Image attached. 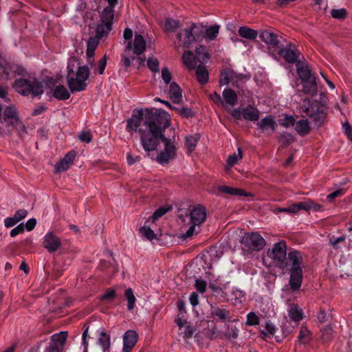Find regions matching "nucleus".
Masks as SVG:
<instances>
[{
    "label": "nucleus",
    "instance_id": "412c9836",
    "mask_svg": "<svg viewBox=\"0 0 352 352\" xmlns=\"http://www.w3.org/2000/svg\"><path fill=\"white\" fill-rule=\"evenodd\" d=\"M259 111L250 104L242 109V117L245 120L257 121L259 119Z\"/></svg>",
    "mask_w": 352,
    "mask_h": 352
},
{
    "label": "nucleus",
    "instance_id": "1a4fd4ad",
    "mask_svg": "<svg viewBox=\"0 0 352 352\" xmlns=\"http://www.w3.org/2000/svg\"><path fill=\"white\" fill-rule=\"evenodd\" d=\"M233 239L239 242H265L258 232H246L243 230H237L233 232Z\"/></svg>",
    "mask_w": 352,
    "mask_h": 352
},
{
    "label": "nucleus",
    "instance_id": "680f3d73",
    "mask_svg": "<svg viewBox=\"0 0 352 352\" xmlns=\"http://www.w3.org/2000/svg\"><path fill=\"white\" fill-rule=\"evenodd\" d=\"M162 78L166 85L170 83L172 74L167 67H163L162 69Z\"/></svg>",
    "mask_w": 352,
    "mask_h": 352
},
{
    "label": "nucleus",
    "instance_id": "72a5a7b5",
    "mask_svg": "<svg viewBox=\"0 0 352 352\" xmlns=\"http://www.w3.org/2000/svg\"><path fill=\"white\" fill-rule=\"evenodd\" d=\"M182 60L189 69H194L195 68L196 61L191 51H186L182 55Z\"/></svg>",
    "mask_w": 352,
    "mask_h": 352
},
{
    "label": "nucleus",
    "instance_id": "f257e3e1",
    "mask_svg": "<svg viewBox=\"0 0 352 352\" xmlns=\"http://www.w3.org/2000/svg\"><path fill=\"white\" fill-rule=\"evenodd\" d=\"M169 124V114L166 111L146 109L133 112L126 121V129L138 133L142 148L147 153L156 150L162 142L164 149L157 156V161L164 165L176 157L175 137L167 138L163 133Z\"/></svg>",
    "mask_w": 352,
    "mask_h": 352
},
{
    "label": "nucleus",
    "instance_id": "69168bd1",
    "mask_svg": "<svg viewBox=\"0 0 352 352\" xmlns=\"http://www.w3.org/2000/svg\"><path fill=\"white\" fill-rule=\"evenodd\" d=\"M134 59L135 56H133L129 57L123 54L121 58L120 64L125 68H128L131 66Z\"/></svg>",
    "mask_w": 352,
    "mask_h": 352
},
{
    "label": "nucleus",
    "instance_id": "f03ea898",
    "mask_svg": "<svg viewBox=\"0 0 352 352\" xmlns=\"http://www.w3.org/2000/svg\"><path fill=\"white\" fill-rule=\"evenodd\" d=\"M74 65L68 63L67 69V82L71 92L82 91L86 89L87 84L86 81L90 76V70L88 66H78L76 72L74 69Z\"/></svg>",
    "mask_w": 352,
    "mask_h": 352
},
{
    "label": "nucleus",
    "instance_id": "774afa93",
    "mask_svg": "<svg viewBox=\"0 0 352 352\" xmlns=\"http://www.w3.org/2000/svg\"><path fill=\"white\" fill-rule=\"evenodd\" d=\"M342 127L344 133L346 134L347 138L352 142V127L347 122L343 124Z\"/></svg>",
    "mask_w": 352,
    "mask_h": 352
},
{
    "label": "nucleus",
    "instance_id": "a211bd4d",
    "mask_svg": "<svg viewBox=\"0 0 352 352\" xmlns=\"http://www.w3.org/2000/svg\"><path fill=\"white\" fill-rule=\"evenodd\" d=\"M296 72L300 81L316 76V74L311 71L306 63L300 61L296 63Z\"/></svg>",
    "mask_w": 352,
    "mask_h": 352
},
{
    "label": "nucleus",
    "instance_id": "a18cd8bd",
    "mask_svg": "<svg viewBox=\"0 0 352 352\" xmlns=\"http://www.w3.org/2000/svg\"><path fill=\"white\" fill-rule=\"evenodd\" d=\"M140 234L146 240L152 241L155 237V234L149 227L142 226L139 229Z\"/></svg>",
    "mask_w": 352,
    "mask_h": 352
},
{
    "label": "nucleus",
    "instance_id": "0e129e2a",
    "mask_svg": "<svg viewBox=\"0 0 352 352\" xmlns=\"http://www.w3.org/2000/svg\"><path fill=\"white\" fill-rule=\"evenodd\" d=\"M195 288H196L197 291L202 294L206 291L207 284L204 280H203L201 278H197L195 280Z\"/></svg>",
    "mask_w": 352,
    "mask_h": 352
},
{
    "label": "nucleus",
    "instance_id": "3c124183",
    "mask_svg": "<svg viewBox=\"0 0 352 352\" xmlns=\"http://www.w3.org/2000/svg\"><path fill=\"white\" fill-rule=\"evenodd\" d=\"M331 15L333 18L342 20L346 17L347 12L344 8L333 9L331 11Z\"/></svg>",
    "mask_w": 352,
    "mask_h": 352
},
{
    "label": "nucleus",
    "instance_id": "603ef678",
    "mask_svg": "<svg viewBox=\"0 0 352 352\" xmlns=\"http://www.w3.org/2000/svg\"><path fill=\"white\" fill-rule=\"evenodd\" d=\"M78 138L82 142L90 143L93 140V135L90 131H82Z\"/></svg>",
    "mask_w": 352,
    "mask_h": 352
},
{
    "label": "nucleus",
    "instance_id": "b1692460",
    "mask_svg": "<svg viewBox=\"0 0 352 352\" xmlns=\"http://www.w3.org/2000/svg\"><path fill=\"white\" fill-rule=\"evenodd\" d=\"M67 338V333L66 331H60L58 333H55L52 336L50 344L63 349Z\"/></svg>",
    "mask_w": 352,
    "mask_h": 352
},
{
    "label": "nucleus",
    "instance_id": "e2e57ef3",
    "mask_svg": "<svg viewBox=\"0 0 352 352\" xmlns=\"http://www.w3.org/2000/svg\"><path fill=\"white\" fill-rule=\"evenodd\" d=\"M195 331V329L192 326L187 325L183 328V331H180L181 333H183L184 338L188 339L192 336Z\"/></svg>",
    "mask_w": 352,
    "mask_h": 352
},
{
    "label": "nucleus",
    "instance_id": "09e8293b",
    "mask_svg": "<svg viewBox=\"0 0 352 352\" xmlns=\"http://www.w3.org/2000/svg\"><path fill=\"white\" fill-rule=\"evenodd\" d=\"M196 225L190 223V226L188 228V229L184 233L181 234V239L182 240H186L191 238L193 235L197 234L199 230H196Z\"/></svg>",
    "mask_w": 352,
    "mask_h": 352
},
{
    "label": "nucleus",
    "instance_id": "58836bf2",
    "mask_svg": "<svg viewBox=\"0 0 352 352\" xmlns=\"http://www.w3.org/2000/svg\"><path fill=\"white\" fill-rule=\"evenodd\" d=\"M238 153H234L231 155H230L227 160V165L229 167L233 166L234 164H236L239 160L242 159L243 157V151L241 148L238 147L237 148Z\"/></svg>",
    "mask_w": 352,
    "mask_h": 352
},
{
    "label": "nucleus",
    "instance_id": "de8ad7c7",
    "mask_svg": "<svg viewBox=\"0 0 352 352\" xmlns=\"http://www.w3.org/2000/svg\"><path fill=\"white\" fill-rule=\"evenodd\" d=\"M232 82V69H224L221 72V77L219 80V84L223 85H228Z\"/></svg>",
    "mask_w": 352,
    "mask_h": 352
},
{
    "label": "nucleus",
    "instance_id": "49530a36",
    "mask_svg": "<svg viewBox=\"0 0 352 352\" xmlns=\"http://www.w3.org/2000/svg\"><path fill=\"white\" fill-rule=\"evenodd\" d=\"M147 66L148 69L153 73L160 72V62L157 58L155 57H149L147 59Z\"/></svg>",
    "mask_w": 352,
    "mask_h": 352
},
{
    "label": "nucleus",
    "instance_id": "4c0bfd02",
    "mask_svg": "<svg viewBox=\"0 0 352 352\" xmlns=\"http://www.w3.org/2000/svg\"><path fill=\"white\" fill-rule=\"evenodd\" d=\"M298 340L302 344L308 343L311 340V333L305 326H302L298 335Z\"/></svg>",
    "mask_w": 352,
    "mask_h": 352
},
{
    "label": "nucleus",
    "instance_id": "5701e85b",
    "mask_svg": "<svg viewBox=\"0 0 352 352\" xmlns=\"http://www.w3.org/2000/svg\"><path fill=\"white\" fill-rule=\"evenodd\" d=\"M223 104L234 107L238 102V97L236 92L232 89H225L222 93Z\"/></svg>",
    "mask_w": 352,
    "mask_h": 352
},
{
    "label": "nucleus",
    "instance_id": "473e14b6",
    "mask_svg": "<svg viewBox=\"0 0 352 352\" xmlns=\"http://www.w3.org/2000/svg\"><path fill=\"white\" fill-rule=\"evenodd\" d=\"M211 314L214 318L221 320H225L230 318V312L228 310L217 307H212Z\"/></svg>",
    "mask_w": 352,
    "mask_h": 352
},
{
    "label": "nucleus",
    "instance_id": "4468645a",
    "mask_svg": "<svg viewBox=\"0 0 352 352\" xmlns=\"http://www.w3.org/2000/svg\"><path fill=\"white\" fill-rule=\"evenodd\" d=\"M138 335L132 330L126 331L123 336V351L129 352L135 345Z\"/></svg>",
    "mask_w": 352,
    "mask_h": 352
},
{
    "label": "nucleus",
    "instance_id": "0eeeda50",
    "mask_svg": "<svg viewBox=\"0 0 352 352\" xmlns=\"http://www.w3.org/2000/svg\"><path fill=\"white\" fill-rule=\"evenodd\" d=\"M300 55V52L296 46L292 43H288L285 46L282 44L278 52H276V56L273 57L276 58L278 56H280L287 63L296 64L300 62L298 60Z\"/></svg>",
    "mask_w": 352,
    "mask_h": 352
},
{
    "label": "nucleus",
    "instance_id": "9b49d317",
    "mask_svg": "<svg viewBox=\"0 0 352 352\" xmlns=\"http://www.w3.org/2000/svg\"><path fill=\"white\" fill-rule=\"evenodd\" d=\"M206 214L204 206L199 204L195 206L190 212V223L199 226L206 221Z\"/></svg>",
    "mask_w": 352,
    "mask_h": 352
},
{
    "label": "nucleus",
    "instance_id": "9d476101",
    "mask_svg": "<svg viewBox=\"0 0 352 352\" xmlns=\"http://www.w3.org/2000/svg\"><path fill=\"white\" fill-rule=\"evenodd\" d=\"M287 255L285 267H287L289 270L302 269V255L299 251L292 250Z\"/></svg>",
    "mask_w": 352,
    "mask_h": 352
},
{
    "label": "nucleus",
    "instance_id": "7c9ffc66",
    "mask_svg": "<svg viewBox=\"0 0 352 352\" xmlns=\"http://www.w3.org/2000/svg\"><path fill=\"white\" fill-rule=\"evenodd\" d=\"M225 243H214L209 249V254L212 258H219L224 253L226 249Z\"/></svg>",
    "mask_w": 352,
    "mask_h": 352
},
{
    "label": "nucleus",
    "instance_id": "e433bc0d",
    "mask_svg": "<svg viewBox=\"0 0 352 352\" xmlns=\"http://www.w3.org/2000/svg\"><path fill=\"white\" fill-rule=\"evenodd\" d=\"M111 29L112 27L110 26L109 28H108L107 25L102 23V24L98 25L96 30V37L98 38L100 40L102 37L107 36Z\"/></svg>",
    "mask_w": 352,
    "mask_h": 352
},
{
    "label": "nucleus",
    "instance_id": "20e7f679",
    "mask_svg": "<svg viewBox=\"0 0 352 352\" xmlns=\"http://www.w3.org/2000/svg\"><path fill=\"white\" fill-rule=\"evenodd\" d=\"M133 34V30L129 28H126L124 30V38L128 41L125 46V52L132 50L134 54L142 55L146 50V41L141 34L137 33L135 34L133 40L131 41Z\"/></svg>",
    "mask_w": 352,
    "mask_h": 352
},
{
    "label": "nucleus",
    "instance_id": "4d7b16f0",
    "mask_svg": "<svg viewBox=\"0 0 352 352\" xmlns=\"http://www.w3.org/2000/svg\"><path fill=\"white\" fill-rule=\"evenodd\" d=\"M195 52L199 59L206 60L210 58L209 54L206 52V47L203 45L197 47Z\"/></svg>",
    "mask_w": 352,
    "mask_h": 352
},
{
    "label": "nucleus",
    "instance_id": "5fc2aeb1",
    "mask_svg": "<svg viewBox=\"0 0 352 352\" xmlns=\"http://www.w3.org/2000/svg\"><path fill=\"white\" fill-rule=\"evenodd\" d=\"M279 141L284 146H287L294 141V138L289 133H282L279 137Z\"/></svg>",
    "mask_w": 352,
    "mask_h": 352
},
{
    "label": "nucleus",
    "instance_id": "c85d7f7f",
    "mask_svg": "<svg viewBox=\"0 0 352 352\" xmlns=\"http://www.w3.org/2000/svg\"><path fill=\"white\" fill-rule=\"evenodd\" d=\"M53 96L58 100H65L69 98L71 94L64 85H60L54 88Z\"/></svg>",
    "mask_w": 352,
    "mask_h": 352
},
{
    "label": "nucleus",
    "instance_id": "aec40b11",
    "mask_svg": "<svg viewBox=\"0 0 352 352\" xmlns=\"http://www.w3.org/2000/svg\"><path fill=\"white\" fill-rule=\"evenodd\" d=\"M287 314L289 318L296 322H299L303 318V311L296 304L290 303L288 305Z\"/></svg>",
    "mask_w": 352,
    "mask_h": 352
},
{
    "label": "nucleus",
    "instance_id": "f3484780",
    "mask_svg": "<svg viewBox=\"0 0 352 352\" xmlns=\"http://www.w3.org/2000/svg\"><path fill=\"white\" fill-rule=\"evenodd\" d=\"M218 191L221 194H227L234 196H243V197H252V194L245 192L243 189L230 187L228 186H219L217 187Z\"/></svg>",
    "mask_w": 352,
    "mask_h": 352
},
{
    "label": "nucleus",
    "instance_id": "052dcab7",
    "mask_svg": "<svg viewBox=\"0 0 352 352\" xmlns=\"http://www.w3.org/2000/svg\"><path fill=\"white\" fill-rule=\"evenodd\" d=\"M259 323L258 317L254 312H250L247 315L246 324L252 326Z\"/></svg>",
    "mask_w": 352,
    "mask_h": 352
},
{
    "label": "nucleus",
    "instance_id": "393cba45",
    "mask_svg": "<svg viewBox=\"0 0 352 352\" xmlns=\"http://www.w3.org/2000/svg\"><path fill=\"white\" fill-rule=\"evenodd\" d=\"M298 206L299 211L303 210L307 212H309L310 210L318 212L320 211L322 209L321 205L315 203L313 200L309 199H306L303 201L298 202Z\"/></svg>",
    "mask_w": 352,
    "mask_h": 352
},
{
    "label": "nucleus",
    "instance_id": "39448f33",
    "mask_svg": "<svg viewBox=\"0 0 352 352\" xmlns=\"http://www.w3.org/2000/svg\"><path fill=\"white\" fill-rule=\"evenodd\" d=\"M259 38L265 43L269 53L276 56V52H278L282 45V36L271 29H265L259 31Z\"/></svg>",
    "mask_w": 352,
    "mask_h": 352
},
{
    "label": "nucleus",
    "instance_id": "bf43d9fd",
    "mask_svg": "<svg viewBox=\"0 0 352 352\" xmlns=\"http://www.w3.org/2000/svg\"><path fill=\"white\" fill-rule=\"evenodd\" d=\"M107 55H104L102 58L98 61L96 69L100 75L104 74L105 67L107 66Z\"/></svg>",
    "mask_w": 352,
    "mask_h": 352
},
{
    "label": "nucleus",
    "instance_id": "13d9d810",
    "mask_svg": "<svg viewBox=\"0 0 352 352\" xmlns=\"http://www.w3.org/2000/svg\"><path fill=\"white\" fill-rule=\"evenodd\" d=\"M179 114L184 118H190L195 116V113L190 108H188L186 107H182L180 109H179Z\"/></svg>",
    "mask_w": 352,
    "mask_h": 352
},
{
    "label": "nucleus",
    "instance_id": "6e6d98bb",
    "mask_svg": "<svg viewBox=\"0 0 352 352\" xmlns=\"http://www.w3.org/2000/svg\"><path fill=\"white\" fill-rule=\"evenodd\" d=\"M14 127L18 131L19 135L23 138L25 135L28 134L26 126L23 124L22 122L19 119L17 122H14V125H10Z\"/></svg>",
    "mask_w": 352,
    "mask_h": 352
},
{
    "label": "nucleus",
    "instance_id": "6e6552de",
    "mask_svg": "<svg viewBox=\"0 0 352 352\" xmlns=\"http://www.w3.org/2000/svg\"><path fill=\"white\" fill-rule=\"evenodd\" d=\"M196 29L197 27L192 25L189 28L181 30L177 34V38L184 47L189 48L196 41L197 37H199Z\"/></svg>",
    "mask_w": 352,
    "mask_h": 352
},
{
    "label": "nucleus",
    "instance_id": "864d4df0",
    "mask_svg": "<svg viewBox=\"0 0 352 352\" xmlns=\"http://www.w3.org/2000/svg\"><path fill=\"white\" fill-rule=\"evenodd\" d=\"M296 120L292 116L286 115L284 118L279 120L280 125L284 127H289L295 124Z\"/></svg>",
    "mask_w": 352,
    "mask_h": 352
},
{
    "label": "nucleus",
    "instance_id": "cd10ccee",
    "mask_svg": "<svg viewBox=\"0 0 352 352\" xmlns=\"http://www.w3.org/2000/svg\"><path fill=\"white\" fill-rule=\"evenodd\" d=\"M197 81L201 85H206L209 80V74L206 67L202 65H199L195 71Z\"/></svg>",
    "mask_w": 352,
    "mask_h": 352
},
{
    "label": "nucleus",
    "instance_id": "2eb2a0df",
    "mask_svg": "<svg viewBox=\"0 0 352 352\" xmlns=\"http://www.w3.org/2000/svg\"><path fill=\"white\" fill-rule=\"evenodd\" d=\"M317 76L301 81L302 91L307 95L314 96L318 93Z\"/></svg>",
    "mask_w": 352,
    "mask_h": 352
},
{
    "label": "nucleus",
    "instance_id": "7ed1b4c3",
    "mask_svg": "<svg viewBox=\"0 0 352 352\" xmlns=\"http://www.w3.org/2000/svg\"><path fill=\"white\" fill-rule=\"evenodd\" d=\"M13 88L23 96H31L33 98L41 96L43 94V84L35 77L20 78L15 80Z\"/></svg>",
    "mask_w": 352,
    "mask_h": 352
},
{
    "label": "nucleus",
    "instance_id": "a878e982",
    "mask_svg": "<svg viewBox=\"0 0 352 352\" xmlns=\"http://www.w3.org/2000/svg\"><path fill=\"white\" fill-rule=\"evenodd\" d=\"M114 18V10L111 7H106L102 12L100 20L102 23L107 24L108 28L112 27Z\"/></svg>",
    "mask_w": 352,
    "mask_h": 352
},
{
    "label": "nucleus",
    "instance_id": "ea45409f",
    "mask_svg": "<svg viewBox=\"0 0 352 352\" xmlns=\"http://www.w3.org/2000/svg\"><path fill=\"white\" fill-rule=\"evenodd\" d=\"M199 138L200 135L198 133L193 135H189L186 138V144L190 151H192L194 150Z\"/></svg>",
    "mask_w": 352,
    "mask_h": 352
},
{
    "label": "nucleus",
    "instance_id": "4be33fe9",
    "mask_svg": "<svg viewBox=\"0 0 352 352\" xmlns=\"http://www.w3.org/2000/svg\"><path fill=\"white\" fill-rule=\"evenodd\" d=\"M169 95L173 103L179 104L182 100V91L180 87L175 82L170 83L169 87Z\"/></svg>",
    "mask_w": 352,
    "mask_h": 352
},
{
    "label": "nucleus",
    "instance_id": "f8f14e48",
    "mask_svg": "<svg viewBox=\"0 0 352 352\" xmlns=\"http://www.w3.org/2000/svg\"><path fill=\"white\" fill-rule=\"evenodd\" d=\"M307 104L308 106L304 104L302 107V110L307 116L317 120L324 114L323 107L318 102L315 101L311 104L310 101L307 100Z\"/></svg>",
    "mask_w": 352,
    "mask_h": 352
},
{
    "label": "nucleus",
    "instance_id": "2f4dec72",
    "mask_svg": "<svg viewBox=\"0 0 352 352\" xmlns=\"http://www.w3.org/2000/svg\"><path fill=\"white\" fill-rule=\"evenodd\" d=\"M257 126L263 130L271 129L272 131H274L276 128V122L273 117L272 116H265L259 122H258Z\"/></svg>",
    "mask_w": 352,
    "mask_h": 352
},
{
    "label": "nucleus",
    "instance_id": "423d86ee",
    "mask_svg": "<svg viewBox=\"0 0 352 352\" xmlns=\"http://www.w3.org/2000/svg\"><path fill=\"white\" fill-rule=\"evenodd\" d=\"M267 254L276 266L283 270L285 269V261L287 256L286 243H274L268 249Z\"/></svg>",
    "mask_w": 352,
    "mask_h": 352
},
{
    "label": "nucleus",
    "instance_id": "79ce46f5",
    "mask_svg": "<svg viewBox=\"0 0 352 352\" xmlns=\"http://www.w3.org/2000/svg\"><path fill=\"white\" fill-rule=\"evenodd\" d=\"M250 76H247L243 74H237L236 72L232 70V85L239 87L238 82H244L250 78Z\"/></svg>",
    "mask_w": 352,
    "mask_h": 352
},
{
    "label": "nucleus",
    "instance_id": "bb28decb",
    "mask_svg": "<svg viewBox=\"0 0 352 352\" xmlns=\"http://www.w3.org/2000/svg\"><path fill=\"white\" fill-rule=\"evenodd\" d=\"M98 342L102 347L103 352H109L110 348V336L103 329L98 331Z\"/></svg>",
    "mask_w": 352,
    "mask_h": 352
},
{
    "label": "nucleus",
    "instance_id": "c756f323",
    "mask_svg": "<svg viewBox=\"0 0 352 352\" xmlns=\"http://www.w3.org/2000/svg\"><path fill=\"white\" fill-rule=\"evenodd\" d=\"M238 32L241 37L250 40H254L255 38H256L258 35L259 36V32H258L256 30H254L246 26L240 27L238 30Z\"/></svg>",
    "mask_w": 352,
    "mask_h": 352
},
{
    "label": "nucleus",
    "instance_id": "c9c22d12",
    "mask_svg": "<svg viewBox=\"0 0 352 352\" xmlns=\"http://www.w3.org/2000/svg\"><path fill=\"white\" fill-rule=\"evenodd\" d=\"M179 28V21L173 19H166L164 22V30L167 32H174Z\"/></svg>",
    "mask_w": 352,
    "mask_h": 352
},
{
    "label": "nucleus",
    "instance_id": "a19ab883",
    "mask_svg": "<svg viewBox=\"0 0 352 352\" xmlns=\"http://www.w3.org/2000/svg\"><path fill=\"white\" fill-rule=\"evenodd\" d=\"M124 296L127 300V309L129 310H131L134 308L135 307V297L133 294V292L132 290V289L131 288H128L125 290V292H124Z\"/></svg>",
    "mask_w": 352,
    "mask_h": 352
},
{
    "label": "nucleus",
    "instance_id": "f704fd0d",
    "mask_svg": "<svg viewBox=\"0 0 352 352\" xmlns=\"http://www.w3.org/2000/svg\"><path fill=\"white\" fill-rule=\"evenodd\" d=\"M295 130L300 135H305L309 133L310 126L307 120H300L296 122Z\"/></svg>",
    "mask_w": 352,
    "mask_h": 352
},
{
    "label": "nucleus",
    "instance_id": "6ab92c4d",
    "mask_svg": "<svg viewBox=\"0 0 352 352\" xmlns=\"http://www.w3.org/2000/svg\"><path fill=\"white\" fill-rule=\"evenodd\" d=\"M290 278H289V285L291 289L294 291L298 290L302 282V269L289 270Z\"/></svg>",
    "mask_w": 352,
    "mask_h": 352
},
{
    "label": "nucleus",
    "instance_id": "c03bdc74",
    "mask_svg": "<svg viewBox=\"0 0 352 352\" xmlns=\"http://www.w3.org/2000/svg\"><path fill=\"white\" fill-rule=\"evenodd\" d=\"M10 72L14 73L17 75L23 76L26 74L25 69L21 65L16 63H9L7 66Z\"/></svg>",
    "mask_w": 352,
    "mask_h": 352
},
{
    "label": "nucleus",
    "instance_id": "ddd939ff",
    "mask_svg": "<svg viewBox=\"0 0 352 352\" xmlns=\"http://www.w3.org/2000/svg\"><path fill=\"white\" fill-rule=\"evenodd\" d=\"M3 119L7 123V127L14 125V122L19 119L16 107L14 105L7 106L3 110Z\"/></svg>",
    "mask_w": 352,
    "mask_h": 352
},
{
    "label": "nucleus",
    "instance_id": "338daca9",
    "mask_svg": "<svg viewBox=\"0 0 352 352\" xmlns=\"http://www.w3.org/2000/svg\"><path fill=\"white\" fill-rule=\"evenodd\" d=\"M140 160V155H133L131 153L126 154V161L129 165L131 166Z\"/></svg>",
    "mask_w": 352,
    "mask_h": 352
},
{
    "label": "nucleus",
    "instance_id": "37998d69",
    "mask_svg": "<svg viewBox=\"0 0 352 352\" xmlns=\"http://www.w3.org/2000/svg\"><path fill=\"white\" fill-rule=\"evenodd\" d=\"M99 43L98 38L90 37L87 42V52L86 54H94L96 49Z\"/></svg>",
    "mask_w": 352,
    "mask_h": 352
},
{
    "label": "nucleus",
    "instance_id": "dca6fc26",
    "mask_svg": "<svg viewBox=\"0 0 352 352\" xmlns=\"http://www.w3.org/2000/svg\"><path fill=\"white\" fill-rule=\"evenodd\" d=\"M76 156V152L75 151L68 152L65 157L56 164V170L58 172L67 170L73 164Z\"/></svg>",
    "mask_w": 352,
    "mask_h": 352
},
{
    "label": "nucleus",
    "instance_id": "8fccbe9b",
    "mask_svg": "<svg viewBox=\"0 0 352 352\" xmlns=\"http://www.w3.org/2000/svg\"><path fill=\"white\" fill-rule=\"evenodd\" d=\"M219 25H215L210 26L206 30V35L210 40L216 38L219 34Z\"/></svg>",
    "mask_w": 352,
    "mask_h": 352
}]
</instances>
